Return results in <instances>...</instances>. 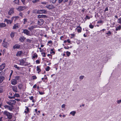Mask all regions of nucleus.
I'll return each mask as SVG.
<instances>
[{
  "label": "nucleus",
  "instance_id": "obj_46",
  "mask_svg": "<svg viewBox=\"0 0 121 121\" xmlns=\"http://www.w3.org/2000/svg\"><path fill=\"white\" fill-rule=\"evenodd\" d=\"M9 99H14L15 98V96H9Z\"/></svg>",
  "mask_w": 121,
  "mask_h": 121
},
{
  "label": "nucleus",
  "instance_id": "obj_59",
  "mask_svg": "<svg viewBox=\"0 0 121 121\" xmlns=\"http://www.w3.org/2000/svg\"><path fill=\"white\" fill-rule=\"evenodd\" d=\"M67 42L69 43H71V41L69 39H68L67 40Z\"/></svg>",
  "mask_w": 121,
  "mask_h": 121
},
{
  "label": "nucleus",
  "instance_id": "obj_31",
  "mask_svg": "<svg viewBox=\"0 0 121 121\" xmlns=\"http://www.w3.org/2000/svg\"><path fill=\"white\" fill-rule=\"evenodd\" d=\"M14 67L18 70H19L20 69V67H18L17 65H15L14 66Z\"/></svg>",
  "mask_w": 121,
  "mask_h": 121
},
{
  "label": "nucleus",
  "instance_id": "obj_39",
  "mask_svg": "<svg viewBox=\"0 0 121 121\" xmlns=\"http://www.w3.org/2000/svg\"><path fill=\"white\" fill-rule=\"evenodd\" d=\"M38 56L36 54H34L33 56V58H35V57H37Z\"/></svg>",
  "mask_w": 121,
  "mask_h": 121
},
{
  "label": "nucleus",
  "instance_id": "obj_22",
  "mask_svg": "<svg viewBox=\"0 0 121 121\" xmlns=\"http://www.w3.org/2000/svg\"><path fill=\"white\" fill-rule=\"evenodd\" d=\"M37 70L38 71V73L41 71V69H40V66H37L36 67Z\"/></svg>",
  "mask_w": 121,
  "mask_h": 121
},
{
  "label": "nucleus",
  "instance_id": "obj_62",
  "mask_svg": "<svg viewBox=\"0 0 121 121\" xmlns=\"http://www.w3.org/2000/svg\"><path fill=\"white\" fill-rule=\"evenodd\" d=\"M86 18L88 19H89L90 18V17H89L88 15H86Z\"/></svg>",
  "mask_w": 121,
  "mask_h": 121
},
{
  "label": "nucleus",
  "instance_id": "obj_60",
  "mask_svg": "<svg viewBox=\"0 0 121 121\" xmlns=\"http://www.w3.org/2000/svg\"><path fill=\"white\" fill-rule=\"evenodd\" d=\"M63 1V0H58V3H60Z\"/></svg>",
  "mask_w": 121,
  "mask_h": 121
},
{
  "label": "nucleus",
  "instance_id": "obj_3",
  "mask_svg": "<svg viewBox=\"0 0 121 121\" xmlns=\"http://www.w3.org/2000/svg\"><path fill=\"white\" fill-rule=\"evenodd\" d=\"M26 8L25 6H19L18 8H16V9L18 11L20 12L24 10Z\"/></svg>",
  "mask_w": 121,
  "mask_h": 121
},
{
  "label": "nucleus",
  "instance_id": "obj_4",
  "mask_svg": "<svg viewBox=\"0 0 121 121\" xmlns=\"http://www.w3.org/2000/svg\"><path fill=\"white\" fill-rule=\"evenodd\" d=\"M47 13V11L45 9L39 10H37L36 13L38 14L46 13Z\"/></svg>",
  "mask_w": 121,
  "mask_h": 121
},
{
  "label": "nucleus",
  "instance_id": "obj_63",
  "mask_svg": "<svg viewBox=\"0 0 121 121\" xmlns=\"http://www.w3.org/2000/svg\"><path fill=\"white\" fill-rule=\"evenodd\" d=\"M27 41L29 42H30L31 41V40L29 39H27Z\"/></svg>",
  "mask_w": 121,
  "mask_h": 121
},
{
  "label": "nucleus",
  "instance_id": "obj_48",
  "mask_svg": "<svg viewBox=\"0 0 121 121\" xmlns=\"http://www.w3.org/2000/svg\"><path fill=\"white\" fill-rule=\"evenodd\" d=\"M9 106L6 105L4 106V107L5 108H7L8 109L9 107Z\"/></svg>",
  "mask_w": 121,
  "mask_h": 121
},
{
  "label": "nucleus",
  "instance_id": "obj_18",
  "mask_svg": "<svg viewBox=\"0 0 121 121\" xmlns=\"http://www.w3.org/2000/svg\"><path fill=\"white\" fill-rule=\"evenodd\" d=\"M12 89L13 91L15 92H18L17 90V88L16 86H15L13 87Z\"/></svg>",
  "mask_w": 121,
  "mask_h": 121
},
{
  "label": "nucleus",
  "instance_id": "obj_8",
  "mask_svg": "<svg viewBox=\"0 0 121 121\" xmlns=\"http://www.w3.org/2000/svg\"><path fill=\"white\" fill-rule=\"evenodd\" d=\"M14 12V9L13 8L11 9L8 12V14L9 15H11L13 14Z\"/></svg>",
  "mask_w": 121,
  "mask_h": 121
},
{
  "label": "nucleus",
  "instance_id": "obj_57",
  "mask_svg": "<svg viewBox=\"0 0 121 121\" xmlns=\"http://www.w3.org/2000/svg\"><path fill=\"white\" fill-rule=\"evenodd\" d=\"M117 103L118 104H119L120 103H121V100H117Z\"/></svg>",
  "mask_w": 121,
  "mask_h": 121
},
{
  "label": "nucleus",
  "instance_id": "obj_52",
  "mask_svg": "<svg viewBox=\"0 0 121 121\" xmlns=\"http://www.w3.org/2000/svg\"><path fill=\"white\" fill-rule=\"evenodd\" d=\"M25 0H21L23 4H25Z\"/></svg>",
  "mask_w": 121,
  "mask_h": 121
},
{
  "label": "nucleus",
  "instance_id": "obj_49",
  "mask_svg": "<svg viewBox=\"0 0 121 121\" xmlns=\"http://www.w3.org/2000/svg\"><path fill=\"white\" fill-rule=\"evenodd\" d=\"M11 72L10 73V75H9V77H11V76L12 75V74H13V70H11Z\"/></svg>",
  "mask_w": 121,
  "mask_h": 121
},
{
  "label": "nucleus",
  "instance_id": "obj_15",
  "mask_svg": "<svg viewBox=\"0 0 121 121\" xmlns=\"http://www.w3.org/2000/svg\"><path fill=\"white\" fill-rule=\"evenodd\" d=\"M19 24L18 23H16L13 26V29H15L19 27Z\"/></svg>",
  "mask_w": 121,
  "mask_h": 121
},
{
  "label": "nucleus",
  "instance_id": "obj_20",
  "mask_svg": "<svg viewBox=\"0 0 121 121\" xmlns=\"http://www.w3.org/2000/svg\"><path fill=\"white\" fill-rule=\"evenodd\" d=\"M25 38L24 37H21L19 39L20 41L21 42H23L24 40L25 39Z\"/></svg>",
  "mask_w": 121,
  "mask_h": 121
},
{
  "label": "nucleus",
  "instance_id": "obj_42",
  "mask_svg": "<svg viewBox=\"0 0 121 121\" xmlns=\"http://www.w3.org/2000/svg\"><path fill=\"white\" fill-rule=\"evenodd\" d=\"M41 17L42 18H45L47 17L46 15H41Z\"/></svg>",
  "mask_w": 121,
  "mask_h": 121
},
{
  "label": "nucleus",
  "instance_id": "obj_43",
  "mask_svg": "<svg viewBox=\"0 0 121 121\" xmlns=\"http://www.w3.org/2000/svg\"><path fill=\"white\" fill-rule=\"evenodd\" d=\"M39 0H33L32 1V2L34 3H35L36 2H38L39 1Z\"/></svg>",
  "mask_w": 121,
  "mask_h": 121
},
{
  "label": "nucleus",
  "instance_id": "obj_53",
  "mask_svg": "<svg viewBox=\"0 0 121 121\" xmlns=\"http://www.w3.org/2000/svg\"><path fill=\"white\" fill-rule=\"evenodd\" d=\"M19 15L21 16V17H22L23 16V13H21L20 12L19 13Z\"/></svg>",
  "mask_w": 121,
  "mask_h": 121
},
{
  "label": "nucleus",
  "instance_id": "obj_24",
  "mask_svg": "<svg viewBox=\"0 0 121 121\" xmlns=\"http://www.w3.org/2000/svg\"><path fill=\"white\" fill-rule=\"evenodd\" d=\"M121 29V26H117L116 28V30L117 31L118 30H120Z\"/></svg>",
  "mask_w": 121,
  "mask_h": 121
},
{
  "label": "nucleus",
  "instance_id": "obj_44",
  "mask_svg": "<svg viewBox=\"0 0 121 121\" xmlns=\"http://www.w3.org/2000/svg\"><path fill=\"white\" fill-rule=\"evenodd\" d=\"M39 94L41 95H43L44 94V92H40L39 91Z\"/></svg>",
  "mask_w": 121,
  "mask_h": 121
},
{
  "label": "nucleus",
  "instance_id": "obj_23",
  "mask_svg": "<svg viewBox=\"0 0 121 121\" xmlns=\"http://www.w3.org/2000/svg\"><path fill=\"white\" fill-rule=\"evenodd\" d=\"M8 43L7 42L3 43V45L4 47L6 48L7 47Z\"/></svg>",
  "mask_w": 121,
  "mask_h": 121
},
{
  "label": "nucleus",
  "instance_id": "obj_58",
  "mask_svg": "<svg viewBox=\"0 0 121 121\" xmlns=\"http://www.w3.org/2000/svg\"><path fill=\"white\" fill-rule=\"evenodd\" d=\"M64 48L65 49H68L69 48V47L68 46H65L64 47Z\"/></svg>",
  "mask_w": 121,
  "mask_h": 121
},
{
  "label": "nucleus",
  "instance_id": "obj_13",
  "mask_svg": "<svg viewBox=\"0 0 121 121\" xmlns=\"http://www.w3.org/2000/svg\"><path fill=\"white\" fill-rule=\"evenodd\" d=\"M46 7L48 8L49 9H51L54 8V7L52 5H47Z\"/></svg>",
  "mask_w": 121,
  "mask_h": 121
},
{
  "label": "nucleus",
  "instance_id": "obj_61",
  "mask_svg": "<svg viewBox=\"0 0 121 121\" xmlns=\"http://www.w3.org/2000/svg\"><path fill=\"white\" fill-rule=\"evenodd\" d=\"M65 104H63L62 105L61 107L62 108H63L65 107Z\"/></svg>",
  "mask_w": 121,
  "mask_h": 121
},
{
  "label": "nucleus",
  "instance_id": "obj_35",
  "mask_svg": "<svg viewBox=\"0 0 121 121\" xmlns=\"http://www.w3.org/2000/svg\"><path fill=\"white\" fill-rule=\"evenodd\" d=\"M14 96L17 97H20V96L18 94L15 93L14 95Z\"/></svg>",
  "mask_w": 121,
  "mask_h": 121
},
{
  "label": "nucleus",
  "instance_id": "obj_54",
  "mask_svg": "<svg viewBox=\"0 0 121 121\" xmlns=\"http://www.w3.org/2000/svg\"><path fill=\"white\" fill-rule=\"evenodd\" d=\"M36 63L39 64L40 63V61L38 60H37L36 61Z\"/></svg>",
  "mask_w": 121,
  "mask_h": 121
},
{
  "label": "nucleus",
  "instance_id": "obj_1",
  "mask_svg": "<svg viewBox=\"0 0 121 121\" xmlns=\"http://www.w3.org/2000/svg\"><path fill=\"white\" fill-rule=\"evenodd\" d=\"M4 115L6 116L8 118L11 119L12 117V113H10L7 111H5L3 112Z\"/></svg>",
  "mask_w": 121,
  "mask_h": 121
},
{
  "label": "nucleus",
  "instance_id": "obj_56",
  "mask_svg": "<svg viewBox=\"0 0 121 121\" xmlns=\"http://www.w3.org/2000/svg\"><path fill=\"white\" fill-rule=\"evenodd\" d=\"M8 109L10 111H11L12 109V108L9 106V107Z\"/></svg>",
  "mask_w": 121,
  "mask_h": 121
},
{
  "label": "nucleus",
  "instance_id": "obj_29",
  "mask_svg": "<svg viewBox=\"0 0 121 121\" xmlns=\"http://www.w3.org/2000/svg\"><path fill=\"white\" fill-rule=\"evenodd\" d=\"M84 76H81L79 77V81H81L84 78Z\"/></svg>",
  "mask_w": 121,
  "mask_h": 121
},
{
  "label": "nucleus",
  "instance_id": "obj_27",
  "mask_svg": "<svg viewBox=\"0 0 121 121\" xmlns=\"http://www.w3.org/2000/svg\"><path fill=\"white\" fill-rule=\"evenodd\" d=\"M19 0H15L14 1V2L15 4L18 5L19 3Z\"/></svg>",
  "mask_w": 121,
  "mask_h": 121
},
{
  "label": "nucleus",
  "instance_id": "obj_25",
  "mask_svg": "<svg viewBox=\"0 0 121 121\" xmlns=\"http://www.w3.org/2000/svg\"><path fill=\"white\" fill-rule=\"evenodd\" d=\"M6 26V25L4 23H1L0 24V27H5Z\"/></svg>",
  "mask_w": 121,
  "mask_h": 121
},
{
  "label": "nucleus",
  "instance_id": "obj_36",
  "mask_svg": "<svg viewBox=\"0 0 121 121\" xmlns=\"http://www.w3.org/2000/svg\"><path fill=\"white\" fill-rule=\"evenodd\" d=\"M50 69V68L48 66L47 67L46 69V71H48Z\"/></svg>",
  "mask_w": 121,
  "mask_h": 121
},
{
  "label": "nucleus",
  "instance_id": "obj_6",
  "mask_svg": "<svg viewBox=\"0 0 121 121\" xmlns=\"http://www.w3.org/2000/svg\"><path fill=\"white\" fill-rule=\"evenodd\" d=\"M14 19V17H13L11 18V20L5 19L4 20V22H6L8 24H11Z\"/></svg>",
  "mask_w": 121,
  "mask_h": 121
},
{
  "label": "nucleus",
  "instance_id": "obj_11",
  "mask_svg": "<svg viewBox=\"0 0 121 121\" xmlns=\"http://www.w3.org/2000/svg\"><path fill=\"white\" fill-rule=\"evenodd\" d=\"M82 28L81 27L79 26L77 27V28L75 29V30H77V31L78 33H80L82 30Z\"/></svg>",
  "mask_w": 121,
  "mask_h": 121
},
{
  "label": "nucleus",
  "instance_id": "obj_26",
  "mask_svg": "<svg viewBox=\"0 0 121 121\" xmlns=\"http://www.w3.org/2000/svg\"><path fill=\"white\" fill-rule=\"evenodd\" d=\"M15 33V32H12L10 34V36L12 38H13L14 37V36Z\"/></svg>",
  "mask_w": 121,
  "mask_h": 121
},
{
  "label": "nucleus",
  "instance_id": "obj_14",
  "mask_svg": "<svg viewBox=\"0 0 121 121\" xmlns=\"http://www.w3.org/2000/svg\"><path fill=\"white\" fill-rule=\"evenodd\" d=\"M38 24L40 25H42L44 23L43 20V19H40L38 21Z\"/></svg>",
  "mask_w": 121,
  "mask_h": 121
},
{
  "label": "nucleus",
  "instance_id": "obj_19",
  "mask_svg": "<svg viewBox=\"0 0 121 121\" xmlns=\"http://www.w3.org/2000/svg\"><path fill=\"white\" fill-rule=\"evenodd\" d=\"M20 47V45L18 44H17L13 46V48L14 49L16 48H19Z\"/></svg>",
  "mask_w": 121,
  "mask_h": 121
},
{
  "label": "nucleus",
  "instance_id": "obj_40",
  "mask_svg": "<svg viewBox=\"0 0 121 121\" xmlns=\"http://www.w3.org/2000/svg\"><path fill=\"white\" fill-rule=\"evenodd\" d=\"M106 34L108 35V36H110L111 34V32L110 31H109L106 33Z\"/></svg>",
  "mask_w": 121,
  "mask_h": 121
},
{
  "label": "nucleus",
  "instance_id": "obj_30",
  "mask_svg": "<svg viewBox=\"0 0 121 121\" xmlns=\"http://www.w3.org/2000/svg\"><path fill=\"white\" fill-rule=\"evenodd\" d=\"M20 78V77L19 76H16L15 77V78L14 79L16 81H17Z\"/></svg>",
  "mask_w": 121,
  "mask_h": 121
},
{
  "label": "nucleus",
  "instance_id": "obj_51",
  "mask_svg": "<svg viewBox=\"0 0 121 121\" xmlns=\"http://www.w3.org/2000/svg\"><path fill=\"white\" fill-rule=\"evenodd\" d=\"M24 23L25 24L27 22V19H24Z\"/></svg>",
  "mask_w": 121,
  "mask_h": 121
},
{
  "label": "nucleus",
  "instance_id": "obj_47",
  "mask_svg": "<svg viewBox=\"0 0 121 121\" xmlns=\"http://www.w3.org/2000/svg\"><path fill=\"white\" fill-rule=\"evenodd\" d=\"M32 78L33 79H37V77L35 76H32Z\"/></svg>",
  "mask_w": 121,
  "mask_h": 121
},
{
  "label": "nucleus",
  "instance_id": "obj_41",
  "mask_svg": "<svg viewBox=\"0 0 121 121\" xmlns=\"http://www.w3.org/2000/svg\"><path fill=\"white\" fill-rule=\"evenodd\" d=\"M14 18H15V19L14 20V21H15V20H17L19 18V17L18 16H15L13 17Z\"/></svg>",
  "mask_w": 121,
  "mask_h": 121
},
{
  "label": "nucleus",
  "instance_id": "obj_17",
  "mask_svg": "<svg viewBox=\"0 0 121 121\" xmlns=\"http://www.w3.org/2000/svg\"><path fill=\"white\" fill-rule=\"evenodd\" d=\"M35 26L33 25L32 26H30L28 28V30H29L30 31H32L33 29L35 28Z\"/></svg>",
  "mask_w": 121,
  "mask_h": 121
},
{
  "label": "nucleus",
  "instance_id": "obj_21",
  "mask_svg": "<svg viewBox=\"0 0 121 121\" xmlns=\"http://www.w3.org/2000/svg\"><path fill=\"white\" fill-rule=\"evenodd\" d=\"M76 113L75 111H73L70 112V114L72 115L73 116H74Z\"/></svg>",
  "mask_w": 121,
  "mask_h": 121
},
{
  "label": "nucleus",
  "instance_id": "obj_10",
  "mask_svg": "<svg viewBox=\"0 0 121 121\" xmlns=\"http://www.w3.org/2000/svg\"><path fill=\"white\" fill-rule=\"evenodd\" d=\"M23 53L22 51H19L17 52L16 54V56H22Z\"/></svg>",
  "mask_w": 121,
  "mask_h": 121
},
{
  "label": "nucleus",
  "instance_id": "obj_37",
  "mask_svg": "<svg viewBox=\"0 0 121 121\" xmlns=\"http://www.w3.org/2000/svg\"><path fill=\"white\" fill-rule=\"evenodd\" d=\"M117 22L121 24V17L120 18L118 19Z\"/></svg>",
  "mask_w": 121,
  "mask_h": 121
},
{
  "label": "nucleus",
  "instance_id": "obj_16",
  "mask_svg": "<svg viewBox=\"0 0 121 121\" xmlns=\"http://www.w3.org/2000/svg\"><path fill=\"white\" fill-rule=\"evenodd\" d=\"M5 65L4 63H3L0 66V71L2 70L4 68Z\"/></svg>",
  "mask_w": 121,
  "mask_h": 121
},
{
  "label": "nucleus",
  "instance_id": "obj_45",
  "mask_svg": "<svg viewBox=\"0 0 121 121\" xmlns=\"http://www.w3.org/2000/svg\"><path fill=\"white\" fill-rule=\"evenodd\" d=\"M43 55V57H45L46 56V53H45L43 52L41 53Z\"/></svg>",
  "mask_w": 121,
  "mask_h": 121
},
{
  "label": "nucleus",
  "instance_id": "obj_38",
  "mask_svg": "<svg viewBox=\"0 0 121 121\" xmlns=\"http://www.w3.org/2000/svg\"><path fill=\"white\" fill-rule=\"evenodd\" d=\"M89 27L91 29H93L94 27V26L92 24H90L89 25Z\"/></svg>",
  "mask_w": 121,
  "mask_h": 121
},
{
  "label": "nucleus",
  "instance_id": "obj_33",
  "mask_svg": "<svg viewBox=\"0 0 121 121\" xmlns=\"http://www.w3.org/2000/svg\"><path fill=\"white\" fill-rule=\"evenodd\" d=\"M57 1V0H50V2L54 4Z\"/></svg>",
  "mask_w": 121,
  "mask_h": 121
},
{
  "label": "nucleus",
  "instance_id": "obj_12",
  "mask_svg": "<svg viewBox=\"0 0 121 121\" xmlns=\"http://www.w3.org/2000/svg\"><path fill=\"white\" fill-rule=\"evenodd\" d=\"M11 82L12 84L15 85L17 84V81H16L14 79H13L11 80Z\"/></svg>",
  "mask_w": 121,
  "mask_h": 121
},
{
  "label": "nucleus",
  "instance_id": "obj_64",
  "mask_svg": "<svg viewBox=\"0 0 121 121\" xmlns=\"http://www.w3.org/2000/svg\"><path fill=\"white\" fill-rule=\"evenodd\" d=\"M43 78H44V79H47V78L46 77V75H44V77Z\"/></svg>",
  "mask_w": 121,
  "mask_h": 121
},
{
  "label": "nucleus",
  "instance_id": "obj_50",
  "mask_svg": "<svg viewBox=\"0 0 121 121\" xmlns=\"http://www.w3.org/2000/svg\"><path fill=\"white\" fill-rule=\"evenodd\" d=\"M29 99L31 100H33V96H31V97H29Z\"/></svg>",
  "mask_w": 121,
  "mask_h": 121
},
{
  "label": "nucleus",
  "instance_id": "obj_34",
  "mask_svg": "<svg viewBox=\"0 0 121 121\" xmlns=\"http://www.w3.org/2000/svg\"><path fill=\"white\" fill-rule=\"evenodd\" d=\"M66 54L68 56H69L71 54L70 52L68 51L66 52Z\"/></svg>",
  "mask_w": 121,
  "mask_h": 121
},
{
  "label": "nucleus",
  "instance_id": "obj_9",
  "mask_svg": "<svg viewBox=\"0 0 121 121\" xmlns=\"http://www.w3.org/2000/svg\"><path fill=\"white\" fill-rule=\"evenodd\" d=\"M2 73V72H0V83H1L3 81L5 78L4 76L1 75Z\"/></svg>",
  "mask_w": 121,
  "mask_h": 121
},
{
  "label": "nucleus",
  "instance_id": "obj_7",
  "mask_svg": "<svg viewBox=\"0 0 121 121\" xmlns=\"http://www.w3.org/2000/svg\"><path fill=\"white\" fill-rule=\"evenodd\" d=\"M22 32L27 35L29 36L30 35V32L28 30L24 29Z\"/></svg>",
  "mask_w": 121,
  "mask_h": 121
},
{
  "label": "nucleus",
  "instance_id": "obj_55",
  "mask_svg": "<svg viewBox=\"0 0 121 121\" xmlns=\"http://www.w3.org/2000/svg\"><path fill=\"white\" fill-rule=\"evenodd\" d=\"M52 43V40H49L48 42V44H50Z\"/></svg>",
  "mask_w": 121,
  "mask_h": 121
},
{
  "label": "nucleus",
  "instance_id": "obj_2",
  "mask_svg": "<svg viewBox=\"0 0 121 121\" xmlns=\"http://www.w3.org/2000/svg\"><path fill=\"white\" fill-rule=\"evenodd\" d=\"M19 61L20 62L19 65H24V64L25 63H26L25 61L23 59H22L21 60H19ZM26 63L27 64L26 65H28L30 64V63H28L27 62Z\"/></svg>",
  "mask_w": 121,
  "mask_h": 121
},
{
  "label": "nucleus",
  "instance_id": "obj_28",
  "mask_svg": "<svg viewBox=\"0 0 121 121\" xmlns=\"http://www.w3.org/2000/svg\"><path fill=\"white\" fill-rule=\"evenodd\" d=\"M26 108L25 110V112L26 113H27L28 112H29V108L27 107H26Z\"/></svg>",
  "mask_w": 121,
  "mask_h": 121
},
{
  "label": "nucleus",
  "instance_id": "obj_5",
  "mask_svg": "<svg viewBox=\"0 0 121 121\" xmlns=\"http://www.w3.org/2000/svg\"><path fill=\"white\" fill-rule=\"evenodd\" d=\"M16 102V101L14 100H10L9 102H7V103L10 105H14Z\"/></svg>",
  "mask_w": 121,
  "mask_h": 121
},
{
  "label": "nucleus",
  "instance_id": "obj_32",
  "mask_svg": "<svg viewBox=\"0 0 121 121\" xmlns=\"http://www.w3.org/2000/svg\"><path fill=\"white\" fill-rule=\"evenodd\" d=\"M18 87L19 89H21L22 87V84H20L18 86Z\"/></svg>",
  "mask_w": 121,
  "mask_h": 121
}]
</instances>
